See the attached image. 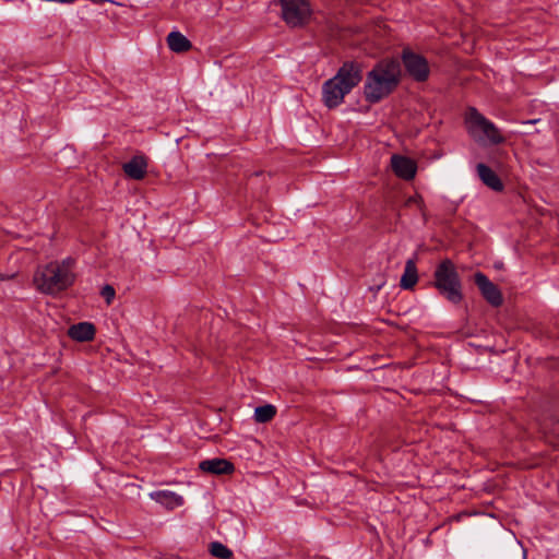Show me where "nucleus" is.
<instances>
[{"label": "nucleus", "instance_id": "obj_1", "mask_svg": "<svg viewBox=\"0 0 559 559\" xmlns=\"http://www.w3.org/2000/svg\"><path fill=\"white\" fill-rule=\"evenodd\" d=\"M401 62L397 59H383L367 73L364 84V97L369 104H378L389 97L400 85Z\"/></svg>", "mask_w": 559, "mask_h": 559}, {"label": "nucleus", "instance_id": "obj_2", "mask_svg": "<svg viewBox=\"0 0 559 559\" xmlns=\"http://www.w3.org/2000/svg\"><path fill=\"white\" fill-rule=\"evenodd\" d=\"M362 80L361 64L356 61H345L335 75L322 84V103L329 109L343 104L344 98Z\"/></svg>", "mask_w": 559, "mask_h": 559}, {"label": "nucleus", "instance_id": "obj_3", "mask_svg": "<svg viewBox=\"0 0 559 559\" xmlns=\"http://www.w3.org/2000/svg\"><path fill=\"white\" fill-rule=\"evenodd\" d=\"M432 286L439 295L452 305H459L464 298L463 284L454 262L443 259L433 271Z\"/></svg>", "mask_w": 559, "mask_h": 559}, {"label": "nucleus", "instance_id": "obj_4", "mask_svg": "<svg viewBox=\"0 0 559 559\" xmlns=\"http://www.w3.org/2000/svg\"><path fill=\"white\" fill-rule=\"evenodd\" d=\"M75 276L72 272L59 269V262L52 261L38 267L34 274L36 288L47 295H57L73 285Z\"/></svg>", "mask_w": 559, "mask_h": 559}, {"label": "nucleus", "instance_id": "obj_5", "mask_svg": "<svg viewBox=\"0 0 559 559\" xmlns=\"http://www.w3.org/2000/svg\"><path fill=\"white\" fill-rule=\"evenodd\" d=\"M282 19L289 27L305 26L312 15L309 0H278Z\"/></svg>", "mask_w": 559, "mask_h": 559}, {"label": "nucleus", "instance_id": "obj_6", "mask_svg": "<svg viewBox=\"0 0 559 559\" xmlns=\"http://www.w3.org/2000/svg\"><path fill=\"white\" fill-rule=\"evenodd\" d=\"M401 60L408 76L415 82L423 83L429 79L430 67L428 60L409 48L402 50Z\"/></svg>", "mask_w": 559, "mask_h": 559}, {"label": "nucleus", "instance_id": "obj_7", "mask_svg": "<svg viewBox=\"0 0 559 559\" xmlns=\"http://www.w3.org/2000/svg\"><path fill=\"white\" fill-rule=\"evenodd\" d=\"M467 122L472 128L480 130L491 144H500L504 141V138L500 134L498 128L483 116L476 108H471Z\"/></svg>", "mask_w": 559, "mask_h": 559}, {"label": "nucleus", "instance_id": "obj_8", "mask_svg": "<svg viewBox=\"0 0 559 559\" xmlns=\"http://www.w3.org/2000/svg\"><path fill=\"white\" fill-rule=\"evenodd\" d=\"M474 282L483 298L492 307L498 308L503 304V296L499 287L493 284L483 272L474 274Z\"/></svg>", "mask_w": 559, "mask_h": 559}, {"label": "nucleus", "instance_id": "obj_9", "mask_svg": "<svg viewBox=\"0 0 559 559\" xmlns=\"http://www.w3.org/2000/svg\"><path fill=\"white\" fill-rule=\"evenodd\" d=\"M391 168L399 178L408 181L414 179L417 171V164L407 156L393 154L391 156Z\"/></svg>", "mask_w": 559, "mask_h": 559}, {"label": "nucleus", "instance_id": "obj_10", "mask_svg": "<svg viewBox=\"0 0 559 559\" xmlns=\"http://www.w3.org/2000/svg\"><path fill=\"white\" fill-rule=\"evenodd\" d=\"M199 469L212 475H230L235 471L234 464L222 457L203 460L199 463Z\"/></svg>", "mask_w": 559, "mask_h": 559}, {"label": "nucleus", "instance_id": "obj_11", "mask_svg": "<svg viewBox=\"0 0 559 559\" xmlns=\"http://www.w3.org/2000/svg\"><path fill=\"white\" fill-rule=\"evenodd\" d=\"M122 170L130 179L142 180L146 175L147 159L143 155H135L122 165Z\"/></svg>", "mask_w": 559, "mask_h": 559}, {"label": "nucleus", "instance_id": "obj_12", "mask_svg": "<svg viewBox=\"0 0 559 559\" xmlns=\"http://www.w3.org/2000/svg\"><path fill=\"white\" fill-rule=\"evenodd\" d=\"M477 175L479 179L486 185L488 188L496 192H501L504 188L503 182L499 178V176L486 164L479 163L476 166Z\"/></svg>", "mask_w": 559, "mask_h": 559}, {"label": "nucleus", "instance_id": "obj_13", "mask_svg": "<svg viewBox=\"0 0 559 559\" xmlns=\"http://www.w3.org/2000/svg\"><path fill=\"white\" fill-rule=\"evenodd\" d=\"M96 328L93 323L90 322H80L73 324L68 330V335L70 338L76 342H90L95 337Z\"/></svg>", "mask_w": 559, "mask_h": 559}, {"label": "nucleus", "instance_id": "obj_14", "mask_svg": "<svg viewBox=\"0 0 559 559\" xmlns=\"http://www.w3.org/2000/svg\"><path fill=\"white\" fill-rule=\"evenodd\" d=\"M417 254L408 259L405 263L404 273L401 277L400 285L403 289H413L418 282V271L416 266Z\"/></svg>", "mask_w": 559, "mask_h": 559}, {"label": "nucleus", "instance_id": "obj_15", "mask_svg": "<svg viewBox=\"0 0 559 559\" xmlns=\"http://www.w3.org/2000/svg\"><path fill=\"white\" fill-rule=\"evenodd\" d=\"M276 415V407L272 404L258 406L254 411V420L260 424L271 421Z\"/></svg>", "mask_w": 559, "mask_h": 559}, {"label": "nucleus", "instance_id": "obj_16", "mask_svg": "<svg viewBox=\"0 0 559 559\" xmlns=\"http://www.w3.org/2000/svg\"><path fill=\"white\" fill-rule=\"evenodd\" d=\"M209 551L213 557L219 559H230L234 556L233 551L219 542L211 543L209 546Z\"/></svg>", "mask_w": 559, "mask_h": 559}, {"label": "nucleus", "instance_id": "obj_17", "mask_svg": "<svg viewBox=\"0 0 559 559\" xmlns=\"http://www.w3.org/2000/svg\"><path fill=\"white\" fill-rule=\"evenodd\" d=\"M151 497L169 510L175 508V493L171 491L157 490L152 492Z\"/></svg>", "mask_w": 559, "mask_h": 559}, {"label": "nucleus", "instance_id": "obj_18", "mask_svg": "<svg viewBox=\"0 0 559 559\" xmlns=\"http://www.w3.org/2000/svg\"><path fill=\"white\" fill-rule=\"evenodd\" d=\"M191 48V41L185 35L177 32V53L188 51Z\"/></svg>", "mask_w": 559, "mask_h": 559}, {"label": "nucleus", "instance_id": "obj_19", "mask_svg": "<svg viewBox=\"0 0 559 559\" xmlns=\"http://www.w3.org/2000/svg\"><path fill=\"white\" fill-rule=\"evenodd\" d=\"M100 295H102V297H104L106 304L109 306V305H111V302L116 296V290L111 285L106 284L105 286H103V288L100 290Z\"/></svg>", "mask_w": 559, "mask_h": 559}, {"label": "nucleus", "instance_id": "obj_20", "mask_svg": "<svg viewBox=\"0 0 559 559\" xmlns=\"http://www.w3.org/2000/svg\"><path fill=\"white\" fill-rule=\"evenodd\" d=\"M74 261L71 258H67L59 262V269L67 270L68 272H72L71 269L73 266Z\"/></svg>", "mask_w": 559, "mask_h": 559}, {"label": "nucleus", "instance_id": "obj_21", "mask_svg": "<svg viewBox=\"0 0 559 559\" xmlns=\"http://www.w3.org/2000/svg\"><path fill=\"white\" fill-rule=\"evenodd\" d=\"M167 40V45L169 47V49L171 51H175V43H176V39H175V31L170 32L166 38Z\"/></svg>", "mask_w": 559, "mask_h": 559}, {"label": "nucleus", "instance_id": "obj_22", "mask_svg": "<svg viewBox=\"0 0 559 559\" xmlns=\"http://www.w3.org/2000/svg\"><path fill=\"white\" fill-rule=\"evenodd\" d=\"M412 203H418L420 204L421 203V200L418 199L417 197H409L406 201V205H409Z\"/></svg>", "mask_w": 559, "mask_h": 559}, {"label": "nucleus", "instance_id": "obj_23", "mask_svg": "<svg viewBox=\"0 0 559 559\" xmlns=\"http://www.w3.org/2000/svg\"><path fill=\"white\" fill-rule=\"evenodd\" d=\"M539 121H540V119H532V120L522 121V124H535Z\"/></svg>", "mask_w": 559, "mask_h": 559}, {"label": "nucleus", "instance_id": "obj_24", "mask_svg": "<svg viewBox=\"0 0 559 559\" xmlns=\"http://www.w3.org/2000/svg\"><path fill=\"white\" fill-rule=\"evenodd\" d=\"M183 504V498L181 496L177 495V507H180Z\"/></svg>", "mask_w": 559, "mask_h": 559}, {"label": "nucleus", "instance_id": "obj_25", "mask_svg": "<svg viewBox=\"0 0 559 559\" xmlns=\"http://www.w3.org/2000/svg\"><path fill=\"white\" fill-rule=\"evenodd\" d=\"M262 174V171H255L253 175L254 176H260Z\"/></svg>", "mask_w": 559, "mask_h": 559}]
</instances>
